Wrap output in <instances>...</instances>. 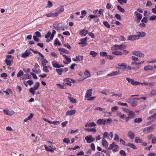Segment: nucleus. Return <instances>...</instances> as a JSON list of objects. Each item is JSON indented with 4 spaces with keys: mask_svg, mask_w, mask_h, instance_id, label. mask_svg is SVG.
<instances>
[{
    "mask_svg": "<svg viewBox=\"0 0 156 156\" xmlns=\"http://www.w3.org/2000/svg\"><path fill=\"white\" fill-rule=\"evenodd\" d=\"M79 81H82L85 79L90 77L91 76V74L89 71L86 70L83 74L82 73L80 72L79 73Z\"/></svg>",
    "mask_w": 156,
    "mask_h": 156,
    "instance_id": "f257e3e1",
    "label": "nucleus"
},
{
    "mask_svg": "<svg viewBox=\"0 0 156 156\" xmlns=\"http://www.w3.org/2000/svg\"><path fill=\"white\" fill-rule=\"evenodd\" d=\"M88 39L87 37L84 38H81L80 40V42H79V44H81L82 47H84L87 45L88 43H87V40Z\"/></svg>",
    "mask_w": 156,
    "mask_h": 156,
    "instance_id": "f03ea898",
    "label": "nucleus"
},
{
    "mask_svg": "<svg viewBox=\"0 0 156 156\" xmlns=\"http://www.w3.org/2000/svg\"><path fill=\"white\" fill-rule=\"evenodd\" d=\"M154 129V126L152 125L150 127H147L144 128L143 130V132L145 134H147L150 133Z\"/></svg>",
    "mask_w": 156,
    "mask_h": 156,
    "instance_id": "7ed1b4c3",
    "label": "nucleus"
},
{
    "mask_svg": "<svg viewBox=\"0 0 156 156\" xmlns=\"http://www.w3.org/2000/svg\"><path fill=\"white\" fill-rule=\"evenodd\" d=\"M119 147L116 145L114 142L112 143L111 144H110L108 149H112V150L114 152H116L117 151V149Z\"/></svg>",
    "mask_w": 156,
    "mask_h": 156,
    "instance_id": "20e7f679",
    "label": "nucleus"
},
{
    "mask_svg": "<svg viewBox=\"0 0 156 156\" xmlns=\"http://www.w3.org/2000/svg\"><path fill=\"white\" fill-rule=\"evenodd\" d=\"M85 140H86L87 143H90L93 142L95 140V139L92 137V136L89 135L85 137Z\"/></svg>",
    "mask_w": 156,
    "mask_h": 156,
    "instance_id": "39448f33",
    "label": "nucleus"
},
{
    "mask_svg": "<svg viewBox=\"0 0 156 156\" xmlns=\"http://www.w3.org/2000/svg\"><path fill=\"white\" fill-rule=\"evenodd\" d=\"M32 54L31 52L30 51V50H27L24 53H23L21 54V57L23 58H26L29 55Z\"/></svg>",
    "mask_w": 156,
    "mask_h": 156,
    "instance_id": "423d86ee",
    "label": "nucleus"
},
{
    "mask_svg": "<svg viewBox=\"0 0 156 156\" xmlns=\"http://www.w3.org/2000/svg\"><path fill=\"white\" fill-rule=\"evenodd\" d=\"M93 90L92 88L88 90H87L85 95V98H87L91 96L93 94Z\"/></svg>",
    "mask_w": 156,
    "mask_h": 156,
    "instance_id": "0eeeda50",
    "label": "nucleus"
},
{
    "mask_svg": "<svg viewBox=\"0 0 156 156\" xmlns=\"http://www.w3.org/2000/svg\"><path fill=\"white\" fill-rule=\"evenodd\" d=\"M45 15L48 17H52L54 18L58 16V13L56 12V11L55 12H50L49 13L46 14Z\"/></svg>",
    "mask_w": 156,
    "mask_h": 156,
    "instance_id": "6e6552de",
    "label": "nucleus"
},
{
    "mask_svg": "<svg viewBox=\"0 0 156 156\" xmlns=\"http://www.w3.org/2000/svg\"><path fill=\"white\" fill-rule=\"evenodd\" d=\"M133 55L140 57H144V55L141 52L138 51H135L133 52Z\"/></svg>",
    "mask_w": 156,
    "mask_h": 156,
    "instance_id": "1a4fd4ad",
    "label": "nucleus"
},
{
    "mask_svg": "<svg viewBox=\"0 0 156 156\" xmlns=\"http://www.w3.org/2000/svg\"><path fill=\"white\" fill-rule=\"evenodd\" d=\"M105 122L104 119H98L96 123L98 125H105Z\"/></svg>",
    "mask_w": 156,
    "mask_h": 156,
    "instance_id": "9d476101",
    "label": "nucleus"
},
{
    "mask_svg": "<svg viewBox=\"0 0 156 156\" xmlns=\"http://www.w3.org/2000/svg\"><path fill=\"white\" fill-rule=\"evenodd\" d=\"M136 36H137V39L140 38V37H144L146 35V33L143 31L138 32L136 33Z\"/></svg>",
    "mask_w": 156,
    "mask_h": 156,
    "instance_id": "9b49d317",
    "label": "nucleus"
},
{
    "mask_svg": "<svg viewBox=\"0 0 156 156\" xmlns=\"http://www.w3.org/2000/svg\"><path fill=\"white\" fill-rule=\"evenodd\" d=\"M79 33L81 37H84L88 33V31L86 30L83 29L80 31Z\"/></svg>",
    "mask_w": 156,
    "mask_h": 156,
    "instance_id": "f8f14e48",
    "label": "nucleus"
},
{
    "mask_svg": "<svg viewBox=\"0 0 156 156\" xmlns=\"http://www.w3.org/2000/svg\"><path fill=\"white\" fill-rule=\"evenodd\" d=\"M3 112L5 114L9 115H12L14 113V112L13 111H10L8 109L4 110Z\"/></svg>",
    "mask_w": 156,
    "mask_h": 156,
    "instance_id": "ddd939ff",
    "label": "nucleus"
},
{
    "mask_svg": "<svg viewBox=\"0 0 156 156\" xmlns=\"http://www.w3.org/2000/svg\"><path fill=\"white\" fill-rule=\"evenodd\" d=\"M137 39L136 35H129L127 38V40L130 41H134Z\"/></svg>",
    "mask_w": 156,
    "mask_h": 156,
    "instance_id": "4468645a",
    "label": "nucleus"
},
{
    "mask_svg": "<svg viewBox=\"0 0 156 156\" xmlns=\"http://www.w3.org/2000/svg\"><path fill=\"white\" fill-rule=\"evenodd\" d=\"M76 112V111L73 110H68L66 113V115H72L74 114Z\"/></svg>",
    "mask_w": 156,
    "mask_h": 156,
    "instance_id": "2eb2a0df",
    "label": "nucleus"
},
{
    "mask_svg": "<svg viewBox=\"0 0 156 156\" xmlns=\"http://www.w3.org/2000/svg\"><path fill=\"white\" fill-rule=\"evenodd\" d=\"M134 14L136 15V17L140 21V20L142 19V15L140 13L137 12L136 11L135 12H134Z\"/></svg>",
    "mask_w": 156,
    "mask_h": 156,
    "instance_id": "dca6fc26",
    "label": "nucleus"
},
{
    "mask_svg": "<svg viewBox=\"0 0 156 156\" xmlns=\"http://www.w3.org/2000/svg\"><path fill=\"white\" fill-rule=\"evenodd\" d=\"M128 136L131 140L134 139L135 135L133 132L129 131L128 133Z\"/></svg>",
    "mask_w": 156,
    "mask_h": 156,
    "instance_id": "f3484780",
    "label": "nucleus"
},
{
    "mask_svg": "<svg viewBox=\"0 0 156 156\" xmlns=\"http://www.w3.org/2000/svg\"><path fill=\"white\" fill-rule=\"evenodd\" d=\"M120 74V71L119 70L113 72L112 73H109L107 74V76H115L118 75Z\"/></svg>",
    "mask_w": 156,
    "mask_h": 156,
    "instance_id": "a211bd4d",
    "label": "nucleus"
},
{
    "mask_svg": "<svg viewBox=\"0 0 156 156\" xmlns=\"http://www.w3.org/2000/svg\"><path fill=\"white\" fill-rule=\"evenodd\" d=\"M127 111L126 112H129L128 117H129L131 119L133 118L134 117L135 114L133 111H130L127 109H125Z\"/></svg>",
    "mask_w": 156,
    "mask_h": 156,
    "instance_id": "6ab92c4d",
    "label": "nucleus"
},
{
    "mask_svg": "<svg viewBox=\"0 0 156 156\" xmlns=\"http://www.w3.org/2000/svg\"><path fill=\"white\" fill-rule=\"evenodd\" d=\"M96 124L94 122H91L90 123H87L85 124L86 127H92L95 126Z\"/></svg>",
    "mask_w": 156,
    "mask_h": 156,
    "instance_id": "aec40b11",
    "label": "nucleus"
},
{
    "mask_svg": "<svg viewBox=\"0 0 156 156\" xmlns=\"http://www.w3.org/2000/svg\"><path fill=\"white\" fill-rule=\"evenodd\" d=\"M144 69L145 71L149 70H152L153 69V67L150 66L148 65L144 67Z\"/></svg>",
    "mask_w": 156,
    "mask_h": 156,
    "instance_id": "412c9836",
    "label": "nucleus"
},
{
    "mask_svg": "<svg viewBox=\"0 0 156 156\" xmlns=\"http://www.w3.org/2000/svg\"><path fill=\"white\" fill-rule=\"evenodd\" d=\"M51 63H52L53 66L55 68H58L59 65L58 64V62H56L55 60H54Z\"/></svg>",
    "mask_w": 156,
    "mask_h": 156,
    "instance_id": "4be33fe9",
    "label": "nucleus"
},
{
    "mask_svg": "<svg viewBox=\"0 0 156 156\" xmlns=\"http://www.w3.org/2000/svg\"><path fill=\"white\" fill-rule=\"evenodd\" d=\"M118 65L121 67V69L122 70H126L127 69V65H125L124 63L121 64H118Z\"/></svg>",
    "mask_w": 156,
    "mask_h": 156,
    "instance_id": "5701e85b",
    "label": "nucleus"
},
{
    "mask_svg": "<svg viewBox=\"0 0 156 156\" xmlns=\"http://www.w3.org/2000/svg\"><path fill=\"white\" fill-rule=\"evenodd\" d=\"M112 54L114 55H122L123 53L121 51H112Z\"/></svg>",
    "mask_w": 156,
    "mask_h": 156,
    "instance_id": "b1692460",
    "label": "nucleus"
},
{
    "mask_svg": "<svg viewBox=\"0 0 156 156\" xmlns=\"http://www.w3.org/2000/svg\"><path fill=\"white\" fill-rule=\"evenodd\" d=\"M135 141L136 143H142L143 141L139 137H136L135 138Z\"/></svg>",
    "mask_w": 156,
    "mask_h": 156,
    "instance_id": "393cba45",
    "label": "nucleus"
},
{
    "mask_svg": "<svg viewBox=\"0 0 156 156\" xmlns=\"http://www.w3.org/2000/svg\"><path fill=\"white\" fill-rule=\"evenodd\" d=\"M119 49V45L115 44L111 48L112 50H117Z\"/></svg>",
    "mask_w": 156,
    "mask_h": 156,
    "instance_id": "a878e982",
    "label": "nucleus"
},
{
    "mask_svg": "<svg viewBox=\"0 0 156 156\" xmlns=\"http://www.w3.org/2000/svg\"><path fill=\"white\" fill-rule=\"evenodd\" d=\"M85 130L87 131L92 132L93 133H95L96 132V130L94 128H86Z\"/></svg>",
    "mask_w": 156,
    "mask_h": 156,
    "instance_id": "bb28decb",
    "label": "nucleus"
},
{
    "mask_svg": "<svg viewBox=\"0 0 156 156\" xmlns=\"http://www.w3.org/2000/svg\"><path fill=\"white\" fill-rule=\"evenodd\" d=\"M58 50L59 51H61L66 54L69 53V52L67 50L62 48H60L58 49Z\"/></svg>",
    "mask_w": 156,
    "mask_h": 156,
    "instance_id": "cd10ccee",
    "label": "nucleus"
},
{
    "mask_svg": "<svg viewBox=\"0 0 156 156\" xmlns=\"http://www.w3.org/2000/svg\"><path fill=\"white\" fill-rule=\"evenodd\" d=\"M117 8L118 10L121 12H125L124 9L119 5H118Z\"/></svg>",
    "mask_w": 156,
    "mask_h": 156,
    "instance_id": "c85d7f7f",
    "label": "nucleus"
},
{
    "mask_svg": "<svg viewBox=\"0 0 156 156\" xmlns=\"http://www.w3.org/2000/svg\"><path fill=\"white\" fill-rule=\"evenodd\" d=\"M33 117V115L32 113H30L29 116H28L27 118L24 119L23 120L24 122H26L28 120H30Z\"/></svg>",
    "mask_w": 156,
    "mask_h": 156,
    "instance_id": "c756f323",
    "label": "nucleus"
},
{
    "mask_svg": "<svg viewBox=\"0 0 156 156\" xmlns=\"http://www.w3.org/2000/svg\"><path fill=\"white\" fill-rule=\"evenodd\" d=\"M90 54L92 55L93 57H94L98 55V53L94 51H92L90 52Z\"/></svg>",
    "mask_w": 156,
    "mask_h": 156,
    "instance_id": "7c9ffc66",
    "label": "nucleus"
},
{
    "mask_svg": "<svg viewBox=\"0 0 156 156\" xmlns=\"http://www.w3.org/2000/svg\"><path fill=\"white\" fill-rule=\"evenodd\" d=\"M54 45L55 46L58 45L60 46L61 45V43H60L59 40L58 39L56 38L55 41Z\"/></svg>",
    "mask_w": 156,
    "mask_h": 156,
    "instance_id": "2f4dec72",
    "label": "nucleus"
},
{
    "mask_svg": "<svg viewBox=\"0 0 156 156\" xmlns=\"http://www.w3.org/2000/svg\"><path fill=\"white\" fill-rule=\"evenodd\" d=\"M64 10V9L63 7H61L58 9L57 10H56V11L57 13H58V15L59 14H60L62 12H63Z\"/></svg>",
    "mask_w": 156,
    "mask_h": 156,
    "instance_id": "473e14b6",
    "label": "nucleus"
},
{
    "mask_svg": "<svg viewBox=\"0 0 156 156\" xmlns=\"http://www.w3.org/2000/svg\"><path fill=\"white\" fill-rule=\"evenodd\" d=\"M126 46L124 44H121L119 45V49L121 50H123L126 48Z\"/></svg>",
    "mask_w": 156,
    "mask_h": 156,
    "instance_id": "72a5a7b5",
    "label": "nucleus"
},
{
    "mask_svg": "<svg viewBox=\"0 0 156 156\" xmlns=\"http://www.w3.org/2000/svg\"><path fill=\"white\" fill-rule=\"evenodd\" d=\"M127 146L134 149H136L137 148L136 147L134 144L131 143H128Z\"/></svg>",
    "mask_w": 156,
    "mask_h": 156,
    "instance_id": "f704fd0d",
    "label": "nucleus"
},
{
    "mask_svg": "<svg viewBox=\"0 0 156 156\" xmlns=\"http://www.w3.org/2000/svg\"><path fill=\"white\" fill-rule=\"evenodd\" d=\"M102 144L104 146H107L108 145L107 141L105 139H102Z\"/></svg>",
    "mask_w": 156,
    "mask_h": 156,
    "instance_id": "c9c22d12",
    "label": "nucleus"
},
{
    "mask_svg": "<svg viewBox=\"0 0 156 156\" xmlns=\"http://www.w3.org/2000/svg\"><path fill=\"white\" fill-rule=\"evenodd\" d=\"M81 15L80 16L81 18H83L87 14V12L85 10H83L81 12Z\"/></svg>",
    "mask_w": 156,
    "mask_h": 156,
    "instance_id": "e433bc0d",
    "label": "nucleus"
},
{
    "mask_svg": "<svg viewBox=\"0 0 156 156\" xmlns=\"http://www.w3.org/2000/svg\"><path fill=\"white\" fill-rule=\"evenodd\" d=\"M56 71L59 75H61L62 72L64 71L62 69H56Z\"/></svg>",
    "mask_w": 156,
    "mask_h": 156,
    "instance_id": "4c0bfd02",
    "label": "nucleus"
},
{
    "mask_svg": "<svg viewBox=\"0 0 156 156\" xmlns=\"http://www.w3.org/2000/svg\"><path fill=\"white\" fill-rule=\"evenodd\" d=\"M142 121V119L141 118H139L135 119H134V122L135 123H139L141 122Z\"/></svg>",
    "mask_w": 156,
    "mask_h": 156,
    "instance_id": "58836bf2",
    "label": "nucleus"
},
{
    "mask_svg": "<svg viewBox=\"0 0 156 156\" xmlns=\"http://www.w3.org/2000/svg\"><path fill=\"white\" fill-rule=\"evenodd\" d=\"M109 92V90L108 89L104 90L100 92V93L105 94L106 95H107V93Z\"/></svg>",
    "mask_w": 156,
    "mask_h": 156,
    "instance_id": "ea45409f",
    "label": "nucleus"
},
{
    "mask_svg": "<svg viewBox=\"0 0 156 156\" xmlns=\"http://www.w3.org/2000/svg\"><path fill=\"white\" fill-rule=\"evenodd\" d=\"M56 32L55 30H53L51 34V36L50 39L51 40H52L54 37L55 34H56Z\"/></svg>",
    "mask_w": 156,
    "mask_h": 156,
    "instance_id": "a19ab883",
    "label": "nucleus"
},
{
    "mask_svg": "<svg viewBox=\"0 0 156 156\" xmlns=\"http://www.w3.org/2000/svg\"><path fill=\"white\" fill-rule=\"evenodd\" d=\"M118 2L121 5H123V3H126L127 0H117Z\"/></svg>",
    "mask_w": 156,
    "mask_h": 156,
    "instance_id": "79ce46f5",
    "label": "nucleus"
},
{
    "mask_svg": "<svg viewBox=\"0 0 156 156\" xmlns=\"http://www.w3.org/2000/svg\"><path fill=\"white\" fill-rule=\"evenodd\" d=\"M40 85V83L39 82H36L35 85L34 86V89L35 90H37Z\"/></svg>",
    "mask_w": 156,
    "mask_h": 156,
    "instance_id": "37998d69",
    "label": "nucleus"
},
{
    "mask_svg": "<svg viewBox=\"0 0 156 156\" xmlns=\"http://www.w3.org/2000/svg\"><path fill=\"white\" fill-rule=\"evenodd\" d=\"M103 24L107 28H110V25L107 21H104L103 22Z\"/></svg>",
    "mask_w": 156,
    "mask_h": 156,
    "instance_id": "c03bdc74",
    "label": "nucleus"
},
{
    "mask_svg": "<svg viewBox=\"0 0 156 156\" xmlns=\"http://www.w3.org/2000/svg\"><path fill=\"white\" fill-rule=\"evenodd\" d=\"M132 60L134 61V62H139V60L138 58L135 57L134 56H132Z\"/></svg>",
    "mask_w": 156,
    "mask_h": 156,
    "instance_id": "a18cd8bd",
    "label": "nucleus"
},
{
    "mask_svg": "<svg viewBox=\"0 0 156 156\" xmlns=\"http://www.w3.org/2000/svg\"><path fill=\"white\" fill-rule=\"evenodd\" d=\"M96 98V97H90L88 98H87V101H91L94 100L95 98Z\"/></svg>",
    "mask_w": 156,
    "mask_h": 156,
    "instance_id": "49530a36",
    "label": "nucleus"
},
{
    "mask_svg": "<svg viewBox=\"0 0 156 156\" xmlns=\"http://www.w3.org/2000/svg\"><path fill=\"white\" fill-rule=\"evenodd\" d=\"M156 19V16L154 15H153L150 17L149 20L150 21H154Z\"/></svg>",
    "mask_w": 156,
    "mask_h": 156,
    "instance_id": "de8ad7c7",
    "label": "nucleus"
},
{
    "mask_svg": "<svg viewBox=\"0 0 156 156\" xmlns=\"http://www.w3.org/2000/svg\"><path fill=\"white\" fill-rule=\"evenodd\" d=\"M142 84V83L140 82H138L136 81H133V86H136V85H140V84Z\"/></svg>",
    "mask_w": 156,
    "mask_h": 156,
    "instance_id": "09e8293b",
    "label": "nucleus"
},
{
    "mask_svg": "<svg viewBox=\"0 0 156 156\" xmlns=\"http://www.w3.org/2000/svg\"><path fill=\"white\" fill-rule=\"evenodd\" d=\"M68 98L69 99L70 101L72 103H75L76 102V100L73 98L68 97Z\"/></svg>",
    "mask_w": 156,
    "mask_h": 156,
    "instance_id": "8fccbe9b",
    "label": "nucleus"
},
{
    "mask_svg": "<svg viewBox=\"0 0 156 156\" xmlns=\"http://www.w3.org/2000/svg\"><path fill=\"white\" fill-rule=\"evenodd\" d=\"M107 54V53L105 51H101L100 53V55L102 56H106Z\"/></svg>",
    "mask_w": 156,
    "mask_h": 156,
    "instance_id": "3c124183",
    "label": "nucleus"
},
{
    "mask_svg": "<svg viewBox=\"0 0 156 156\" xmlns=\"http://www.w3.org/2000/svg\"><path fill=\"white\" fill-rule=\"evenodd\" d=\"M23 73H23V71L22 70H20L18 73V74H17V76L18 77H20L21 76H22L23 75Z\"/></svg>",
    "mask_w": 156,
    "mask_h": 156,
    "instance_id": "603ef678",
    "label": "nucleus"
},
{
    "mask_svg": "<svg viewBox=\"0 0 156 156\" xmlns=\"http://www.w3.org/2000/svg\"><path fill=\"white\" fill-rule=\"evenodd\" d=\"M42 69L45 73H48L49 72L47 66L43 67Z\"/></svg>",
    "mask_w": 156,
    "mask_h": 156,
    "instance_id": "864d4df0",
    "label": "nucleus"
},
{
    "mask_svg": "<svg viewBox=\"0 0 156 156\" xmlns=\"http://www.w3.org/2000/svg\"><path fill=\"white\" fill-rule=\"evenodd\" d=\"M44 147L45 149L48 151H50L51 152H53L54 151L53 149H51V148H50L48 147L46 145L44 146Z\"/></svg>",
    "mask_w": 156,
    "mask_h": 156,
    "instance_id": "5fc2aeb1",
    "label": "nucleus"
},
{
    "mask_svg": "<svg viewBox=\"0 0 156 156\" xmlns=\"http://www.w3.org/2000/svg\"><path fill=\"white\" fill-rule=\"evenodd\" d=\"M147 19L146 17H144L141 20V22L142 23H147Z\"/></svg>",
    "mask_w": 156,
    "mask_h": 156,
    "instance_id": "6e6d98bb",
    "label": "nucleus"
},
{
    "mask_svg": "<svg viewBox=\"0 0 156 156\" xmlns=\"http://www.w3.org/2000/svg\"><path fill=\"white\" fill-rule=\"evenodd\" d=\"M115 17L119 20H121V16L119 14H116L115 15Z\"/></svg>",
    "mask_w": 156,
    "mask_h": 156,
    "instance_id": "4d7b16f0",
    "label": "nucleus"
},
{
    "mask_svg": "<svg viewBox=\"0 0 156 156\" xmlns=\"http://www.w3.org/2000/svg\"><path fill=\"white\" fill-rule=\"evenodd\" d=\"M5 62L7 65L10 66L12 65V64L11 63V61L8 59H6L5 60Z\"/></svg>",
    "mask_w": 156,
    "mask_h": 156,
    "instance_id": "13d9d810",
    "label": "nucleus"
},
{
    "mask_svg": "<svg viewBox=\"0 0 156 156\" xmlns=\"http://www.w3.org/2000/svg\"><path fill=\"white\" fill-rule=\"evenodd\" d=\"M105 124L106 123H110L112 122V119H105Z\"/></svg>",
    "mask_w": 156,
    "mask_h": 156,
    "instance_id": "bf43d9fd",
    "label": "nucleus"
},
{
    "mask_svg": "<svg viewBox=\"0 0 156 156\" xmlns=\"http://www.w3.org/2000/svg\"><path fill=\"white\" fill-rule=\"evenodd\" d=\"M106 57L107 58L110 60L112 59L113 58H114L115 57V56L113 55H108V54L107 55V56H106Z\"/></svg>",
    "mask_w": 156,
    "mask_h": 156,
    "instance_id": "052dcab7",
    "label": "nucleus"
},
{
    "mask_svg": "<svg viewBox=\"0 0 156 156\" xmlns=\"http://www.w3.org/2000/svg\"><path fill=\"white\" fill-rule=\"evenodd\" d=\"M137 101H133L131 103V105L133 107H135L137 105Z\"/></svg>",
    "mask_w": 156,
    "mask_h": 156,
    "instance_id": "680f3d73",
    "label": "nucleus"
},
{
    "mask_svg": "<svg viewBox=\"0 0 156 156\" xmlns=\"http://www.w3.org/2000/svg\"><path fill=\"white\" fill-rule=\"evenodd\" d=\"M73 80L70 78H66L64 79V82H67L69 83L71 82Z\"/></svg>",
    "mask_w": 156,
    "mask_h": 156,
    "instance_id": "e2e57ef3",
    "label": "nucleus"
},
{
    "mask_svg": "<svg viewBox=\"0 0 156 156\" xmlns=\"http://www.w3.org/2000/svg\"><path fill=\"white\" fill-rule=\"evenodd\" d=\"M29 92L30 93H32L33 95H34V94L35 91L34 89L32 88H31L29 89Z\"/></svg>",
    "mask_w": 156,
    "mask_h": 156,
    "instance_id": "0e129e2a",
    "label": "nucleus"
},
{
    "mask_svg": "<svg viewBox=\"0 0 156 156\" xmlns=\"http://www.w3.org/2000/svg\"><path fill=\"white\" fill-rule=\"evenodd\" d=\"M51 32L48 31V32L47 34L45 36V37L46 38H48L50 37V36L51 37Z\"/></svg>",
    "mask_w": 156,
    "mask_h": 156,
    "instance_id": "69168bd1",
    "label": "nucleus"
},
{
    "mask_svg": "<svg viewBox=\"0 0 156 156\" xmlns=\"http://www.w3.org/2000/svg\"><path fill=\"white\" fill-rule=\"evenodd\" d=\"M63 141L66 143L68 144L69 143L70 141L69 139L65 138L63 140Z\"/></svg>",
    "mask_w": 156,
    "mask_h": 156,
    "instance_id": "338daca9",
    "label": "nucleus"
},
{
    "mask_svg": "<svg viewBox=\"0 0 156 156\" xmlns=\"http://www.w3.org/2000/svg\"><path fill=\"white\" fill-rule=\"evenodd\" d=\"M120 154L123 156H126V152L122 150H121L119 151Z\"/></svg>",
    "mask_w": 156,
    "mask_h": 156,
    "instance_id": "774afa93",
    "label": "nucleus"
}]
</instances>
